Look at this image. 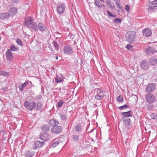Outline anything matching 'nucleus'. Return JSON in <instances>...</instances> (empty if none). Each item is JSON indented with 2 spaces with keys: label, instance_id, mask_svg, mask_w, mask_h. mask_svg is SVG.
<instances>
[{
  "label": "nucleus",
  "instance_id": "1",
  "mask_svg": "<svg viewBox=\"0 0 157 157\" xmlns=\"http://www.w3.org/2000/svg\"><path fill=\"white\" fill-rule=\"evenodd\" d=\"M96 94L94 98L97 100H102L105 96V92L101 89L98 88L95 89Z\"/></svg>",
  "mask_w": 157,
  "mask_h": 157
},
{
  "label": "nucleus",
  "instance_id": "2",
  "mask_svg": "<svg viewBox=\"0 0 157 157\" xmlns=\"http://www.w3.org/2000/svg\"><path fill=\"white\" fill-rule=\"evenodd\" d=\"M46 28L43 23L39 22L37 24L36 23L35 26L34 28V30L37 31L38 30L41 32H43L45 30Z\"/></svg>",
  "mask_w": 157,
  "mask_h": 157
},
{
  "label": "nucleus",
  "instance_id": "3",
  "mask_svg": "<svg viewBox=\"0 0 157 157\" xmlns=\"http://www.w3.org/2000/svg\"><path fill=\"white\" fill-rule=\"evenodd\" d=\"M145 99L147 102L149 103L154 102L156 99L154 96L150 93H148L146 95Z\"/></svg>",
  "mask_w": 157,
  "mask_h": 157
},
{
  "label": "nucleus",
  "instance_id": "4",
  "mask_svg": "<svg viewBox=\"0 0 157 157\" xmlns=\"http://www.w3.org/2000/svg\"><path fill=\"white\" fill-rule=\"evenodd\" d=\"M25 106L29 110H32L36 107V104L35 102H29L28 101L24 103Z\"/></svg>",
  "mask_w": 157,
  "mask_h": 157
},
{
  "label": "nucleus",
  "instance_id": "5",
  "mask_svg": "<svg viewBox=\"0 0 157 157\" xmlns=\"http://www.w3.org/2000/svg\"><path fill=\"white\" fill-rule=\"evenodd\" d=\"M127 34L128 36L127 40L130 43H132L135 39V32L134 31L128 32Z\"/></svg>",
  "mask_w": 157,
  "mask_h": 157
},
{
  "label": "nucleus",
  "instance_id": "6",
  "mask_svg": "<svg viewBox=\"0 0 157 157\" xmlns=\"http://www.w3.org/2000/svg\"><path fill=\"white\" fill-rule=\"evenodd\" d=\"M63 52L66 55H71L73 53V50L69 45H66L64 47Z\"/></svg>",
  "mask_w": 157,
  "mask_h": 157
},
{
  "label": "nucleus",
  "instance_id": "7",
  "mask_svg": "<svg viewBox=\"0 0 157 157\" xmlns=\"http://www.w3.org/2000/svg\"><path fill=\"white\" fill-rule=\"evenodd\" d=\"M155 88L156 86L154 83L148 84L145 89L146 92L147 93L152 92L155 90Z\"/></svg>",
  "mask_w": 157,
  "mask_h": 157
},
{
  "label": "nucleus",
  "instance_id": "8",
  "mask_svg": "<svg viewBox=\"0 0 157 157\" xmlns=\"http://www.w3.org/2000/svg\"><path fill=\"white\" fill-rule=\"evenodd\" d=\"M65 9V6L64 3H62L57 6V10L58 13L59 14L63 13Z\"/></svg>",
  "mask_w": 157,
  "mask_h": 157
},
{
  "label": "nucleus",
  "instance_id": "9",
  "mask_svg": "<svg viewBox=\"0 0 157 157\" xmlns=\"http://www.w3.org/2000/svg\"><path fill=\"white\" fill-rule=\"evenodd\" d=\"M44 144V141L40 142L38 140L36 141L33 144L32 148L34 150L40 148Z\"/></svg>",
  "mask_w": 157,
  "mask_h": 157
},
{
  "label": "nucleus",
  "instance_id": "10",
  "mask_svg": "<svg viewBox=\"0 0 157 157\" xmlns=\"http://www.w3.org/2000/svg\"><path fill=\"white\" fill-rule=\"evenodd\" d=\"M52 132L56 134H59L62 131V128L59 126H55L53 127L51 129Z\"/></svg>",
  "mask_w": 157,
  "mask_h": 157
},
{
  "label": "nucleus",
  "instance_id": "11",
  "mask_svg": "<svg viewBox=\"0 0 157 157\" xmlns=\"http://www.w3.org/2000/svg\"><path fill=\"white\" fill-rule=\"evenodd\" d=\"M140 66L143 70H147L149 68V65L148 62L145 60H143L140 63Z\"/></svg>",
  "mask_w": 157,
  "mask_h": 157
},
{
  "label": "nucleus",
  "instance_id": "12",
  "mask_svg": "<svg viewBox=\"0 0 157 157\" xmlns=\"http://www.w3.org/2000/svg\"><path fill=\"white\" fill-rule=\"evenodd\" d=\"M6 56L7 59L9 61H11L13 59V56L12 55V53L10 49H8L6 52Z\"/></svg>",
  "mask_w": 157,
  "mask_h": 157
},
{
  "label": "nucleus",
  "instance_id": "13",
  "mask_svg": "<svg viewBox=\"0 0 157 157\" xmlns=\"http://www.w3.org/2000/svg\"><path fill=\"white\" fill-rule=\"evenodd\" d=\"M142 33L143 35L144 36L149 37L150 36L151 34V30L148 28H146L143 30Z\"/></svg>",
  "mask_w": 157,
  "mask_h": 157
},
{
  "label": "nucleus",
  "instance_id": "14",
  "mask_svg": "<svg viewBox=\"0 0 157 157\" xmlns=\"http://www.w3.org/2000/svg\"><path fill=\"white\" fill-rule=\"evenodd\" d=\"M144 52L148 55H150L151 53L154 54L156 52L154 48L151 47H148L146 48L144 50Z\"/></svg>",
  "mask_w": 157,
  "mask_h": 157
},
{
  "label": "nucleus",
  "instance_id": "15",
  "mask_svg": "<svg viewBox=\"0 0 157 157\" xmlns=\"http://www.w3.org/2000/svg\"><path fill=\"white\" fill-rule=\"evenodd\" d=\"M50 137V135L46 132L43 133L40 136L41 139L44 141H47Z\"/></svg>",
  "mask_w": 157,
  "mask_h": 157
},
{
  "label": "nucleus",
  "instance_id": "16",
  "mask_svg": "<svg viewBox=\"0 0 157 157\" xmlns=\"http://www.w3.org/2000/svg\"><path fill=\"white\" fill-rule=\"evenodd\" d=\"M64 80V78L62 75H56V77L55 78V82L56 83H59L63 82Z\"/></svg>",
  "mask_w": 157,
  "mask_h": 157
},
{
  "label": "nucleus",
  "instance_id": "17",
  "mask_svg": "<svg viewBox=\"0 0 157 157\" xmlns=\"http://www.w3.org/2000/svg\"><path fill=\"white\" fill-rule=\"evenodd\" d=\"M133 114V112L130 110L128 112H123L121 113V116L123 117H132Z\"/></svg>",
  "mask_w": 157,
  "mask_h": 157
},
{
  "label": "nucleus",
  "instance_id": "18",
  "mask_svg": "<svg viewBox=\"0 0 157 157\" xmlns=\"http://www.w3.org/2000/svg\"><path fill=\"white\" fill-rule=\"evenodd\" d=\"M59 124L58 121L56 120L51 119L50 120L48 123V124L51 126L54 127L57 126Z\"/></svg>",
  "mask_w": 157,
  "mask_h": 157
},
{
  "label": "nucleus",
  "instance_id": "19",
  "mask_svg": "<svg viewBox=\"0 0 157 157\" xmlns=\"http://www.w3.org/2000/svg\"><path fill=\"white\" fill-rule=\"evenodd\" d=\"M25 24L27 27L30 28H32L34 30V28L35 26L36 23L35 22H33L32 21L31 22H29L27 23H25Z\"/></svg>",
  "mask_w": 157,
  "mask_h": 157
},
{
  "label": "nucleus",
  "instance_id": "20",
  "mask_svg": "<svg viewBox=\"0 0 157 157\" xmlns=\"http://www.w3.org/2000/svg\"><path fill=\"white\" fill-rule=\"evenodd\" d=\"M123 122L125 126L128 127L131 124V121L130 118H126L123 120Z\"/></svg>",
  "mask_w": 157,
  "mask_h": 157
},
{
  "label": "nucleus",
  "instance_id": "21",
  "mask_svg": "<svg viewBox=\"0 0 157 157\" xmlns=\"http://www.w3.org/2000/svg\"><path fill=\"white\" fill-rule=\"evenodd\" d=\"M150 64L151 65H155L157 63V60L156 58L152 57L149 59Z\"/></svg>",
  "mask_w": 157,
  "mask_h": 157
},
{
  "label": "nucleus",
  "instance_id": "22",
  "mask_svg": "<svg viewBox=\"0 0 157 157\" xmlns=\"http://www.w3.org/2000/svg\"><path fill=\"white\" fill-rule=\"evenodd\" d=\"M9 15L7 13H0V19H4L8 18Z\"/></svg>",
  "mask_w": 157,
  "mask_h": 157
},
{
  "label": "nucleus",
  "instance_id": "23",
  "mask_svg": "<svg viewBox=\"0 0 157 157\" xmlns=\"http://www.w3.org/2000/svg\"><path fill=\"white\" fill-rule=\"evenodd\" d=\"M52 44L56 50L58 51L59 50V47L58 42L54 40L52 42Z\"/></svg>",
  "mask_w": 157,
  "mask_h": 157
},
{
  "label": "nucleus",
  "instance_id": "24",
  "mask_svg": "<svg viewBox=\"0 0 157 157\" xmlns=\"http://www.w3.org/2000/svg\"><path fill=\"white\" fill-rule=\"evenodd\" d=\"M75 129L77 132H79L82 131V128L81 125L78 124L75 126Z\"/></svg>",
  "mask_w": 157,
  "mask_h": 157
},
{
  "label": "nucleus",
  "instance_id": "25",
  "mask_svg": "<svg viewBox=\"0 0 157 157\" xmlns=\"http://www.w3.org/2000/svg\"><path fill=\"white\" fill-rule=\"evenodd\" d=\"M43 107L42 103L40 101H39L37 102L36 107V111H39L40 110L41 108Z\"/></svg>",
  "mask_w": 157,
  "mask_h": 157
},
{
  "label": "nucleus",
  "instance_id": "26",
  "mask_svg": "<svg viewBox=\"0 0 157 157\" xmlns=\"http://www.w3.org/2000/svg\"><path fill=\"white\" fill-rule=\"evenodd\" d=\"M42 129L44 132H46L49 130L50 128L48 125H44L42 127Z\"/></svg>",
  "mask_w": 157,
  "mask_h": 157
},
{
  "label": "nucleus",
  "instance_id": "27",
  "mask_svg": "<svg viewBox=\"0 0 157 157\" xmlns=\"http://www.w3.org/2000/svg\"><path fill=\"white\" fill-rule=\"evenodd\" d=\"M17 12V9L16 8L14 7L11 8L10 10V13L12 15L16 14Z\"/></svg>",
  "mask_w": 157,
  "mask_h": 157
},
{
  "label": "nucleus",
  "instance_id": "28",
  "mask_svg": "<svg viewBox=\"0 0 157 157\" xmlns=\"http://www.w3.org/2000/svg\"><path fill=\"white\" fill-rule=\"evenodd\" d=\"M64 103V101L63 100H59V102L56 104V106L57 107L59 108L63 106Z\"/></svg>",
  "mask_w": 157,
  "mask_h": 157
},
{
  "label": "nucleus",
  "instance_id": "29",
  "mask_svg": "<svg viewBox=\"0 0 157 157\" xmlns=\"http://www.w3.org/2000/svg\"><path fill=\"white\" fill-rule=\"evenodd\" d=\"M34 155V153L33 152L28 151L25 154L26 157H32Z\"/></svg>",
  "mask_w": 157,
  "mask_h": 157
},
{
  "label": "nucleus",
  "instance_id": "30",
  "mask_svg": "<svg viewBox=\"0 0 157 157\" xmlns=\"http://www.w3.org/2000/svg\"><path fill=\"white\" fill-rule=\"evenodd\" d=\"M33 21V19L31 17H29L26 18L25 19V23H27L28 22H31Z\"/></svg>",
  "mask_w": 157,
  "mask_h": 157
},
{
  "label": "nucleus",
  "instance_id": "31",
  "mask_svg": "<svg viewBox=\"0 0 157 157\" xmlns=\"http://www.w3.org/2000/svg\"><path fill=\"white\" fill-rule=\"evenodd\" d=\"M72 138L74 142H78V141L79 138L78 136L76 135H73Z\"/></svg>",
  "mask_w": 157,
  "mask_h": 157
},
{
  "label": "nucleus",
  "instance_id": "32",
  "mask_svg": "<svg viewBox=\"0 0 157 157\" xmlns=\"http://www.w3.org/2000/svg\"><path fill=\"white\" fill-rule=\"evenodd\" d=\"M123 100L124 98L121 95H120L117 98V100L119 102H122L123 101Z\"/></svg>",
  "mask_w": 157,
  "mask_h": 157
},
{
  "label": "nucleus",
  "instance_id": "33",
  "mask_svg": "<svg viewBox=\"0 0 157 157\" xmlns=\"http://www.w3.org/2000/svg\"><path fill=\"white\" fill-rule=\"evenodd\" d=\"M106 5L108 8H110L112 9H113L115 7L114 5V4L112 5L111 2H110L108 3L107 4H106Z\"/></svg>",
  "mask_w": 157,
  "mask_h": 157
},
{
  "label": "nucleus",
  "instance_id": "34",
  "mask_svg": "<svg viewBox=\"0 0 157 157\" xmlns=\"http://www.w3.org/2000/svg\"><path fill=\"white\" fill-rule=\"evenodd\" d=\"M59 142V141H56L53 143L51 146L52 148H54L58 145Z\"/></svg>",
  "mask_w": 157,
  "mask_h": 157
},
{
  "label": "nucleus",
  "instance_id": "35",
  "mask_svg": "<svg viewBox=\"0 0 157 157\" xmlns=\"http://www.w3.org/2000/svg\"><path fill=\"white\" fill-rule=\"evenodd\" d=\"M154 108V105L153 104H148L147 105V109L148 110H151Z\"/></svg>",
  "mask_w": 157,
  "mask_h": 157
},
{
  "label": "nucleus",
  "instance_id": "36",
  "mask_svg": "<svg viewBox=\"0 0 157 157\" xmlns=\"http://www.w3.org/2000/svg\"><path fill=\"white\" fill-rule=\"evenodd\" d=\"M10 50L13 51H17L18 50V48L15 47L13 45H12L10 46Z\"/></svg>",
  "mask_w": 157,
  "mask_h": 157
},
{
  "label": "nucleus",
  "instance_id": "37",
  "mask_svg": "<svg viewBox=\"0 0 157 157\" xmlns=\"http://www.w3.org/2000/svg\"><path fill=\"white\" fill-rule=\"evenodd\" d=\"M101 4L98 0H95V5L98 8L101 7Z\"/></svg>",
  "mask_w": 157,
  "mask_h": 157
},
{
  "label": "nucleus",
  "instance_id": "38",
  "mask_svg": "<svg viewBox=\"0 0 157 157\" xmlns=\"http://www.w3.org/2000/svg\"><path fill=\"white\" fill-rule=\"evenodd\" d=\"M29 82H30V84H32V82L31 81L26 80L25 82L24 83H22L21 85L24 87H25L28 85Z\"/></svg>",
  "mask_w": 157,
  "mask_h": 157
},
{
  "label": "nucleus",
  "instance_id": "39",
  "mask_svg": "<svg viewBox=\"0 0 157 157\" xmlns=\"http://www.w3.org/2000/svg\"><path fill=\"white\" fill-rule=\"evenodd\" d=\"M116 23L120 24L121 23V19L120 18H116L113 20Z\"/></svg>",
  "mask_w": 157,
  "mask_h": 157
},
{
  "label": "nucleus",
  "instance_id": "40",
  "mask_svg": "<svg viewBox=\"0 0 157 157\" xmlns=\"http://www.w3.org/2000/svg\"><path fill=\"white\" fill-rule=\"evenodd\" d=\"M16 42L20 46H21L23 45V43L22 41L19 39H17L16 40Z\"/></svg>",
  "mask_w": 157,
  "mask_h": 157
},
{
  "label": "nucleus",
  "instance_id": "41",
  "mask_svg": "<svg viewBox=\"0 0 157 157\" xmlns=\"http://www.w3.org/2000/svg\"><path fill=\"white\" fill-rule=\"evenodd\" d=\"M150 117L152 119L157 120V116L154 113H151L150 115Z\"/></svg>",
  "mask_w": 157,
  "mask_h": 157
},
{
  "label": "nucleus",
  "instance_id": "42",
  "mask_svg": "<svg viewBox=\"0 0 157 157\" xmlns=\"http://www.w3.org/2000/svg\"><path fill=\"white\" fill-rule=\"evenodd\" d=\"M129 107V106L126 104L122 106L119 107V108L121 109L122 110L124 109L127 108Z\"/></svg>",
  "mask_w": 157,
  "mask_h": 157
},
{
  "label": "nucleus",
  "instance_id": "43",
  "mask_svg": "<svg viewBox=\"0 0 157 157\" xmlns=\"http://www.w3.org/2000/svg\"><path fill=\"white\" fill-rule=\"evenodd\" d=\"M107 14H108V16L110 17H116V16L115 15H113L110 12H109V11H107Z\"/></svg>",
  "mask_w": 157,
  "mask_h": 157
},
{
  "label": "nucleus",
  "instance_id": "44",
  "mask_svg": "<svg viewBox=\"0 0 157 157\" xmlns=\"http://www.w3.org/2000/svg\"><path fill=\"white\" fill-rule=\"evenodd\" d=\"M60 118L62 120L64 121L66 120L67 118L66 116L63 114H60Z\"/></svg>",
  "mask_w": 157,
  "mask_h": 157
},
{
  "label": "nucleus",
  "instance_id": "45",
  "mask_svg": "<svg viewBox=\"0 0 157 157\" xmlns=\"http://www.w3.org/2000/svg\"><path fill=\"white\" fill-rule=\"evenodd\" d=\"M42 98V95L41 94H39L35 97V98L36 100H39L40 99Z\"/></svg>",
  "mask_w": 157,
  "mask_h": 157
},
{
  "label": "nucleus",
  "instance_id": "46",
  "mask_svg": "<svg viewBox=\"0 0 157 157\" xmlns=\"http://www.w3.org/2000/svg\"><path fill=\"white\" fill-rule=\"evenodd\" d=\"M153 4L154 7H157V0H155L153 2Z\"/></svg>",
  "mask_w": 157,
  "mask_h": 157
},
{
  "label": "nucleus",
  "instance_id": "47",
  "mask_svg": "<svg viewBox=\"0 0 157 157\" xmlns=\"http://www.w3.org/2000/svg\"><path fill=\"white\" fill-rule=\"evenodd\" d=\"M130 7L128 5H126L125 6V9L127 12H128L129 11Z\"/></svg>",
  "mask_w": 157,
  "mask_h": 157
},
{
  "label": "nucleus",
  "instance_id": "48",
  "mask_svg": "<svg viewBox=\"0 0 157 157\" xmlns=\"http://www.w3.org/2000/svg\"><path fill=\"white\" fill-rule=\"evenodd\" d=\"M155 9V8L154 7L151 6V7H150L148 8V10L149 11H154V10Z\"/></svg>",
  "mask_w": 157,
  "mask_h": 157
},
{
  "label": "nucleus",
  "instance_id": "49",
  "mask_svg": "<svg viewBox=\"0 0 157 157\" xmlns=\"http://www.w3.org/2000/svg\"><path fill=\"white\" fill-rule=\"evenodd\" d=\"M19 90L21 91H22L24 88L21 85L19 87Z\"/></svg>",
  "mask_w": 157,
  "mask_h": 157
},
{
  "label": "nucleus",
  "instance_id": "50",
  "mask_svg": "<svg viewBox=\"0 0 157 157\" xmlns=\"http://www.w3.org/2000/svg\"><path fill=\"white\" fill-rule=\"evenodd\" d=\"M132 45H131V44H128L126 46V48L128 49H130V48H132Z\"/></svg>",
  "mask_w": 157,
  "mask_h": 157
},
{
  "label": "nucleus",
  "instance_id": "51",
  "mask_svg": "<svg viewBox=\"0 0 157 157\" xmlns=\"http://www.w3.org/2000/svg\"><path fill=\"white\" fill-rule=\"evenodd\" d=\"M20 0H11L12 2L13 3H17Z\"/></svg>",
  "mask_w": 157,
  "mask_h": 157
},
{
  "label": "nucleus",
  "instance_id": "52",
  "mask_svg": "<svg viewBox=\"0 0 157 157\" xmlns=\"http://www.w3.org/2000/svg\"><path fill=\"white\" fill-rule=\"evenodd\" d=\"M116 6L117 8L121 9V10H122V8L121 7L120 4H117V5H116Z\"/></svg>",
  "mask_w": 157,
  "mask_h": 157
},
{
  "label": "nucleus",
  "instance_id": "53",
  "mask_svg": "<svg viewBox=\"0 0 157 157\" xmlns=\"http://www.w3.org/2000/svg\"><path fill=\"white\" fill-rule=\"evenodd\" d=\"M105 1H106V4H107L108 3H109L110 2H112L111 1V0H106ZM112 3H113V2H112Z\"/></svg>",
  "mask_w": 157,
  "mask_h": 157
},
{
  "label": "nucleus",
  "instance_id": "54",
  "mask_svg": "<svg viewBox=\"0 0 157 157\" xmlns=\"http://www.w3.org/2000/svg\"><path fill=\"white\" fill-rule=\"evenodd\" d=\"M101 7H102L103 9L105 8V6L104 4H101Z\"/></svg>",
  "mask_w": 157,
  "mask_h": 157
},
{
  "label": "nucleus",
  "instance_id": "55",
  "mask_svg": "<svg viewBox=\"0 0 157 157\" xmlns=\"http://www.w3.org/2000/svg\"><path fill=\"white\" fill-rule=\"evenodd\" d=\"M119 4V1H116L115 2V4L116 6L117 5V4Z\"/></svg>",
  "mask_w": 157,
  "mask_h": 157
},
{
  "label": "nucleus",
  "instance_id": "56",
  "mask_svg": "<svg viewBox=\"0 0 157 157\" xmlns=\"http://www.w3.org/2000/svg\"><path fill=\"white\" fill-rule=\"evenodd\" d=\"M2 90L4 91H6L7 90V88L6 87L3 88H2Z\"/></svg>",
  "mask_w": 157,
  "mask_h": 157
},
{
  "label": "nucleus",
  "instance_id": "57",
  "mask_svg": "<svg viewBox=\"0 0 157 157\" xmlns=\"http://www.w3.org/2000/svg\"><path fill=\"white\" fill-rule=\"evenodd\" d=\"M54 55H55V56H56V60L58 59V56H56V54H54Z\"/></svg>",
  "mask_w": 157,
  "mask_h": 157
},
{
  "label": "nucleus",
  "instance_id": "58",
  "mask_svg": "<svg viewBox=\"0 0 157 157\" xmlns=\"http://www.w3.org/2000/svg\"><path fill=\"white\" fill-rule=\"evenodd\" d=\"M154 81L155 82H157V78L154 79Z\"/></svg>",
  "mask_w": 157,
  "mask_h": 157
},
{
  "label": "nucleus",
  "instance_id": "59",
  "mask_svg": "<svg viewBox=\"0 0 157 157\" xmlns=\"http://www.w3.org/2000/svg\"><path fill=\"white\" fill-rule=\"evenodd\" d=\"M56 33L57 34H60L58 32H56Z\"/></svg>",
  "mask_w": 157,
  "mask_h": 157
},
{
  "label": "nucleus",
  "instance_id": "60",
  "mask_svg": "<svg viewBox=\"0 0 157 157\" xmlns=\"http://www.w3.org/2000/svg\"><path fill=\"white\" fill-rule=\"evenodd\" d=\"M94 129H91V130H90V132H92L93 131V130H94Z\"/></svg>",
  "mask_w": 157,
  "mask_h": 157
},
{
  "label": "nucleus",
  "instance_id": "61",
  "mask_svg": "<svg viewBox=\"0 0 157 157\" xmlns=\"http://www.w3.org/2000/svg\"><path fill=\"white\" fill-rule=\"evenodd\" d=\"M61 37V36H59V37H56V39H58V38H60Z\"/></svg>",
  "mask_w": 157,
  "mask_h": 157
},
{
  "label": "nucleus",
  "instance_id": "62",
  "mask_svg": "<svg viewBox=\"0 0 157 157\" xmlns=\"http://www.w3.org/2000/svg\"><path fill=\"white\" fill-rule=\"evenodd\" d=\"M104 0H100V1L102 2H103L104 1Z\"/></svg>",
  "mask_w": 157,
  "mask_h": 157
},
{
  "label": "nucleus",
  "instance_id": "63",
  "mask_svg": "<svg viewBox=\"0 0 157 157\" xmlns=\"http://www.w3.org/2000/svg\"><path fill=\"white\" fill-rule=\"evenodd\" d=\"M119 10H117V12L118 13H119Z\"/></svg>",
  "mask_w": 157,
  "mask_h": 157
}]
</instances>
